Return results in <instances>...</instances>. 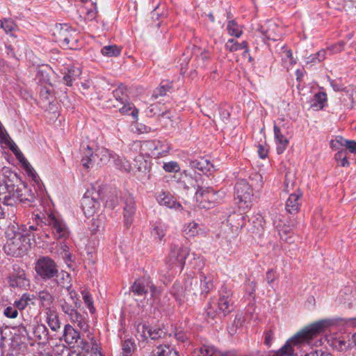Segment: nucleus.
<instances>
[{"mask_svg":"<svg viewBox=\"0 0 356 356\" xmlns=\"http://www.w3.org/2000/svg\"><path fill=\"white\" fill-rule=\"evenodd\" d=\"M154 356H179L178 353L170 346H159L153 352Z\"/></svg>","mask_w":356,"mask_h":356,"instance_id":"nucleus-34","label":"nucleus"},{"mask_svg":"<svg viewBox=\"0 0 356 356\" xmlns=\"http://www.w3.org/2000/svg\"><path fill=\"white\" fill-rule=\"evenodd\" d=\"M15 198L25 207H31V204L35 201V196L26 184L20 183L19 189H18V193Z\"/></svg>","mask_w":356,"mask_h":356,"instance_id":"nucleus-19","label":"nucleus"},{"mask_svg":"<svg viewBox=\"0 0 356 356\" xmlns=\"http://www.w3.org/2000/svg\"><path fill=\"white\" fill-rule=\"evenodd\" d=\"M34 335L39 340H47L48 339V330L44 325H38L34 330Z\"/></svg>","mask_w":356,"mask_h":356,"instance_id":"nucleus-43","label":"nucleus"},{"mask_svg":"<svg viewBox=\"0 0 356 356\" xmlns=\"http://www.w3.org/2000/svg\"><path fill=\"white\" fill-rule=\"evenodd\" d=\"M127 88L124 85H120L118 88L113 90V94L114 97L120 104L127 102V95L126 94Z\"/></svg>","mask_w":356,"mask_h":356,"instance_id":"nucleus-38","label":"nucleus"},{"mask_svg":"<svg viewBox=\"0 0 356 356\" xmlns=\"http://www.w3.org/2000/svg\"><path fill=\"white\" fill-rule=\"evenodd\" d=\"M45 220L46 223L54 229V234L58 238H66L68 237V229L62 219L51 213L48 214Z\"/></svg>","mask_w":356,"mask_h":356,"instance_id":"nucleus-15","label":"nucleus"},{"mask_svg":"<svg viewBox=\"0 0 356 356\" xmlns=\"http://www.w3.org/2000/svg\"><path fill=\"white\" fill-rule=\"evenodd\" d=\"M33 298L29 293H24L19 300H15L14 306L19 310L24 309L27 306L33 305Z\"/></svg>","mask_w":356,"mask_h":356,"instance_id":"nucleus-36","label":"nucleus"},{"mask_svg":"<svg viewBox=\"0 0 356 356\" xmlns=\"http://www.w3.org/2000/svg\"><path fill=\"white\" fill-rule=\"evenodd\" d=\"M230 116V113L229 109L226 108L219 107L218 108V113L216 115L213 114V121L216 122H222V123L227 124Z\"/></svg>","mask_w":356,"mask_h":356,"instance_id":"nucleus-40","label":"nucleus"},{"mask_svg":"<svg viewBox=\"0 0 356 356\" xmlns=\"http://www.w3.org/2000/svg\"><path fill=\"white\" fill-rule=\"evenodd\" d=\"M7 239L3 248L8 255L12 257H21L30 248L31 240L33 239L34 235L24 231L17 223H10L5 232Z\"/></svg>","mask_w":356,"mask_h":356,"instance_id":"nucleus-2","label":"nucleus"},{"mask_svg":"<svg viewBox=\"0 0 356 356\" xmlns=\"http://www.w3.org/2000/svg\"><path fill=\"white\" fill-rule=\"evenodd\" d=\"M150 290L153 296L160 293V291L147 278L136 280L131 286V291L137 296H142Z\"/></svg>","mask_w":356,"mask_h":356,"instance_id":"nucleus-16","label":"nucleus"},{"mask_svg":"<svg viewBox=\"0 0 356 356\" xmlns=\"http://www.w3.org/2000/svg\"><path fill=\"white\" fill-rule=\"evenodd\" d=\"M163 168L168 172H177L180 170V167L176 161L164 163Z\"/></svg>","mask_w":356,"mask_h":356,"instance_id":"nucleus-55","label":"nucleus"},{"mask_svg":"<svg viewBox=\"0 0 356 356\" xmlns=\"http://www.w3.org/2000/svg\"><path fill=\"white\" fill-rule=\"evenodd\" d=\"M115 153L105 148H97L95 150V158L97 157L102 164H106L112 159Z\"/></svg>","mask_w":356,"mask_h":356,"instance_id":"nucleus-35","label":"nucleus"},{"mask_svg":"<svg viewBox=\"0 0 356 356\" xmlns=\"http://www.w3.org/2000/svg\"><path fill=\"white\" fill-rule=\"evenodd\" d=\"M66 290L68 292V294L70 296L69 297V300H71L72 302V303L74 304V305L76 307H78L77 305V300H78V298H77V293L72 288V285L70 286L69 288H66Z\"/></svg>","mask_w":356,"mask_h":356,"instance_id":"nucleus-63","label":"nucleus"},{"mask_svg":"<svg viewBox=\"0 0 356 356\" xmlns=\"http://www.w3.org/2000/svg\"><path fill=\"white\" fill-rule=\"evenodd\" d=\"M225 47L227 49L232 52L241 49L245 50V54L248 52V44L246 41H243L241 43H239L234 39H230L226 43Z\"/></svg>","mask_w":356,"mask_h":356,"instance_id":"nucleus-29","label":"nucleus"},{"mask_svg":"<svg viewBox=\"0 0 356 356\" xmlns=\"http://www.w3.org/2000/svg\"><path fill=\"white\" fill-rule=\"evenodd\" d=\"M101 52L105 56H118L120 54L121 47L116 44L107 45L102 47Z\"/></svg>","mask_w":356,"mask_h":356,"instance_id":"nucleus-39","label":"nucleus"},{"mask_svg":"<svg viewBox=\"0 0 356 356\" xmlns=\"http://www.w3.org/2000/svg\"><path fill=\"white\" fill-rule=\"evenodd\" d=\"M335 160L337 161L339 165L342 167H347L350 163L346 158V150L341 149L339 150L334 156Z\"/></svg>","mask_w":356,"mask_h":356,"instance_id":"nucleus-45","label":"nucleus"},{"mask_svg":"<svg viewBox=\"0 0 356 356\" xmlns=\"http://www.w3.org/2000/svg\"><path fill=\"white\" fill-rule=\"evenodd\" d=\"M113 161L115 167L120 170L129 172L131 170V164L125 159L121 158L119 155L114 154Z\"/></svg>","mask_w":356,"mask_h":356,"instance_id":"nucleus-33","label":"nucleus"},{"mask_svg":"<svg viewBox=\"0 0 356 356\" xmlns=\"http://www.w3.org/2000/svg\"><path fill=\"white\" fill-rule=\"evenodd\" d=\"M210 58V53L207 51H204L197 57L198 66L204 67L206 65L205 62Z\"/></svg>","mask_w":356,"mask_h":356,"instance_id":"nucleus-58","label":"nucleus"},{"mask_svg":"<svg viewBox=\"0 0 356 356\" xmlns=\"http://www.w3.org/2000/svg\"><path fill=\"white\" fill-rule=\"evenodd\" d=\"M156 199L160 205L175 210L182 209L180 203L177 202L175 197L169 192L161 191L156 193Z\"/></svg>","mask_w":356,"mask_h":356,"instance_id":"nucleus-18","label":"nucleus"},{"mask_svg":"<svg viewBox=\"0 0 356 356\" xmlns=\"http://www.w3.org/2000/svg\"><path fill=\"white\" fill-rule=\"evenodd\" d=\"M58 270V265L49 257H40L35 266L36 274L44 281L52 280Z\"/></svg>","mask_w":356,"mask_h":356,"instance_id":"nucleus-6","label":"nucleus"},{"mask_svg":"<svg viewBox=\"0 0 356 356\" xmlns=\"http://www.w3.org/2000/svg\"><path fill=\"white\" fill-rule=\"evenodd\" d=\"M330 325V322L328 320H321L309 325L287 340L274 356H295V346L305 343L310 345L312 341L323 333Z\"/></svg>","mask_w":356,"mask_h":356,"instance_id":"nucleus-1","label":"nucleus"},{"mask_svg":"<svg viewBox=\"0 0 356 356\" xmlns=\"http://www.w3.org/2000/svg\"><path fill=\"white\" fill-rule=\"evenodd\" d=\"M82 295H83V301L86 303V305L88 306V309L90 310V312L91 313H94L95 311V309L93 305V301H92V297L90 296V295H89V293L88 292H86V291H83Z\"/></svg>","mask_w":356,"mask_h":356,"instance_id":"nucleus-57","label":"nucleus"},{"mask_svg":"<svg viewBox=\"0 0 356 356\" xmlns=\"http://www.w3.org/2000/svg\"><path fill=\"white\" fill-rule=\"evenodd\" d=\"M295 184L294 174L291 172H287L285 175L284 188L286 191H289L291 188H293Z\"/></svg>","mask_w":356,"mask_h":356,"instance_id":"nucleus-53","label":"nucleus"},{"mask_svg":"<svg viewBox=\"0 0 356 356\" xmlns=\"http://www.w3.org/2000/svg\"><path fill=\"white\" fill-rule=\"evenodd\" d=\"M156 145H161V142L159 140H147L143 142V151L147 150V154L154 155Z\"/></svg>","mask_w":356,"mask_h":356,"instance_id":"nucleus-44","label":"nucleus"},{"mask_svg":"<svg viewBox=\"0 0 356 356\" xmlns=\"http://www.w3.org/2000/svg\"><path fill=\"white\" fill-rule=\"evenodd\" d=\"M46 321L53 331H57L60 327L58 314L54 310L48 309L46 312Z\"/></svg>","mask_w":356,"mask_h":356,"instance_id":"nucleus-28","label":"nucleus"},{"mask_svg":"<svg viewBox=\"0 0 356 356\" xmlns=\"http://www.w3.org/2000/svg\"><path fill=\"white\" fill-rule=\"evenodd\" d=\"M229 35L239 38L242 34V31L239 29L238 24L234 20L228 22L227 26Z\"/></svg>","mask_w":356,"mask_h":356,"instance_id":"nucleus-47","label":"nucleus"},{"mask_svg":"<svg viewBox=\"0 0 356 356\" xmlns=\"http://www.w3.org/2000/svg\"><path fill=\"white\" fill-rule=\"evenodd\" d=\"M3 174L9 173L8 178L4 181L3 185H0V193H5L6 190L8 193V195L15 197L19 189L20 180L16 173L10 171L9 168H4L3 169Z\"/></svg>","mask_w":356,"mask_h":356,"instance_id":"nucleus-13","label":"nucleus"},{"mask_svg":"<svg viewBox=\"0 0 356 356\" xmlns=\"http://www.w3.org/2000/svg\"><path fill=\"white\" fill-rule=\"evenodd\" d=\"M165 229L162 226H156L154 229L152 234L159 241H161L165 235Z\"/></svg>","mask_w":356,"mask_h":356,"instance_id":"nucleus-59","label":"nucleus"},{"mask_svg":"<svg viewBox=\"0 0 356 356\" xmlns=\"http://www.w3.org/2000/svg\"><path fill=\"white\" fill-rule=\"evenodd\" d=\"M264 343L270 347L274 338V334L272 330H268L264 334Z\"/></svg>","mask_w":356,"mask_h":356,"instance_id":"nucleus-64","label":"nucleus"},{"mask_svg":"<svg viewBox=\"0 0 356 356\" xmlns=\"http://www.w3.org/2000/svg\"><path fill=\"white\" fill-rule=\"evenodd\" d=\"M63 337L65 341L72 347L80 348L82 350L89 352L90 346L88 341L81 338L79 332L75 330L70 324L65 326Z\"/></svg>","mask_w":356,"mask_h":356,"instance_id":"nucleus-9","label":"nucleus"},{"mask_svg":"<svg viewBox=\"0 0 356 356\" xmlns=\"http://www.w3.org/2000/svg\"><path fill=\"white\" fill-rule=\"evenodd\" d=\"M327 100V96L325 92H318L314 96L312 100V107L315 108L316 110L322 109Z\"/></svg>","mask_w":356,"mask_h":356,"instance_id":"nucleus-37","label":"nucleus"},{"mask_svg":"<svg viewBox=\"0 0 356 356\" xmlns=\"http://www.w3.org/2000/svg\"><path fill=\"white\" fill-rule=\"evenodd\" d=\"M121 104L122 106L120 108V112L123 114H129V111L131 112V115L134 118H136L138 117V110L136 108L132 109V104Z\"/></svg>","mask_w":356,"mask_h":356,"instance_id":"nucleus-51","label":"nucleus"},{"mask_svg":"<svg viewBox=\"0 0 356 356\" xmlns=\"http://www.w3.org/2000/svg\"><path fill=\"white\" fill-rule=\"evenodd\" d=\"M103 192L104 188L96 190L93 188L91 191L85 193L81 200V206L86 216H92L96 212L99 206V201L104 199V197L101 195Z\"/></svg>","mask_w":356,"mask_h":356,"instance_id":"nucleus-7","label":"nucleus"},{"mask_svg":"<svg viewBox=\"0 0 356 356\" xmlns=\"http://www.w3.org/2000/svg\"><path fill=\"white\" fill-rule=\"evenodd\" d=\"M232 296L233 293L231 289H228L226 286H222L219 291L218 300L210 303L206 309L209 323L210 319L212 321L220 320L222 317H225L234 310Z\"/></svg>","mask_w":356,"mask_h":356,"instance_id":"nucleus-3","label":"nucleus"},{"mask_svg":"<svg viewBox=\"0 0 356 356\" xmlns=\"http://www.w3.org/2000/svg\"><path fill=\"white\" fill-rule=\"evenodd\" d=\"M98 188H104V192L101 194L104 199L101 201L105 203L106 207L113 209L119 202L117 190L114 189L108 191L106 186H99Z\"/></svg>","mask_w":356,"mask_h":356,"instance_id":"nucleus-23","label":"nucleus"},{"mask_svg":"<svg viewBox=\"0 0 356 356\" xmlns=\"http://www.w3.org/2000/svg\"><path fill=\"white\" fill-rule=\"evenodd\" d=\"M195 198L200 207L209 209L216 202L218 195L212 188H204L199 186L195 193Z\"/></svg>","mask_w":356,"mask_h":356,"instance_id":"nucleus-12","label":"nucleus"},{"mask_svg":"<svg viewBox=\"0 0 356 356\" xmlns=\"http://www.w3.org/2000/svg\"><path fill=\"white\" fill-rule=\"evenodd\" d=\"M10 149L13 152L17 158L22 162L23 164L25 163V161H27L25 157L23 156L21 151L18 149L15 144L10 145Z\"/></svg>","mask_w":356,"mask_h":356,"instance_id":"nucleus-62","label":"nucleus"},{"mask_svg":"<svg viewBox=\"0 0 356 356\" xmlns=\"http://www.w3.org/2000/svg\"><path fill=\"white\" fill-rule=\"evenodd\" d=\"M8 283L13 288L26 289L30 286V281L26 277L25 271L19 268H14L8 277Z\"/></svg>","mask_w":356,"mask_h":356,"instance_id":"nucleus-17","label":"nucleus"},{"mask_svg":"<svg viewBox=\"0 0 356 356\" xmlns=\"http://www.w3.org/2000/svg\"><path fill=\"white\" fill-rule=\"evenodd\" d=\"M24 167L26 171L27 172L29 176L31 177L35 183H38L40 178L38 175L36 174L33 167L28 162V161H25V163H24Z\"/></svg>","mask_w":356,"mask_h":356,"instance_id":"nucleus-54","label":"nucleus"},{"mask_svg":"<svg viewBox=\"0 0 356 356\" xmlns=\"http://www.w3.org/2000/svg\"><path fill=\"white\" fill-rule=\"evenodd\" d=\"M184 232L188 236L197 235L199 233V224L195 222L188 223L184 229Z\"/></svg>","mask_w":356,"mask_h":356,"instance_id":"nucleus-50","label":"nucleus"},{"mask_svg":"<svg viewBox=\"0 0 356 356\" xmlns=\"http://www.w3.org/2000/svg\"><path fill=\"white\" fill-rule=\"evenodd\" d=\"M245 217L238 213H234L227 217V222L232 227L238 229L244 226Z\"/></svg>","mask_w":356,"mask_h":356,"instance_id":"nucleus-30","label":"nucleus"},{"mask_svg":"<svg viewBox=\"0 0 356 356\" xmlns=\"http://www.w3.org/2000/svg\"><path fill=\"white\" fill-rule=\"evenodd\" d=\"M249 222H251L253 225L254 230L252 232H256V234H260L264 229V225L265 224V220L264 217L257 213L251 216L249 218Z\"/></svg>","mask_w":356,"mask_h":356,"instance_id":"nucleus-31","label":"nucleus"},{"mask_svg":"<svg viewBox=\"0 0 356 356\" xmlns=\"http://www.w3.org/2000/svg\"><path fill=\"white\" fill-rule=\"evenodd\" d=\"M135 343L131 339L125 340L122 343V356H130L135 350Z\"/></svg>","mask_w":356,"mask_h":356,"instance_id":"nucleus-41","label":"nucleus"},{"mask_svg":"<svg viewBox=\"0 0 356 356\" xmlns=\"http://www.w3.org/2000/svg\"><path fill=\"white\" fill-rule=\"evenodd\" d=\"M302 197V193L299 190L289 195L285 204V208L288 213L296 214L300 211Z\"/></svg>","mask_w":356,"mask_h":356,"instance_id":"nucleus-20","label":"nucleus"},{"mask_svg":"<svg viewBox=\"0 0 356 356\" xmlns=\"http://www.w3.org/2000/svg\"><path fill=\"white\" fill-rule=\"evenodd\" d=\"M52 280H54L58 286L64 289L69 288L70 286L72 285L70 275L64 270L59 272V270H58L56 276Z\"/></svg>","mask_w":356,"mask_h":356,"instance_id":"nucleus-27","label":"nucleus"},{"mask_svg":"<svg viewBox=\"0 0 356 356\" xmlns=\"http://www.w3.org/2000/svg\"><path fill=\"white\" fill-rule=\"evenodd\" d=\"M277 27L275 24H273L272 27L268 28L266 32L265 35L268 40H272L273 41H277L280 40V34H277L275 32V29H277Z\"/></svg>","mask_w":356,"mask_h":356,"instance_id":"nucleus-52","label":"nucleus"},{"mask_svg":"<svg viewBox=\"0 0 356 356\" xmlns=\"http://www.w3.org/2000/svg\"><path fill=\"white\" fill-rule=\"evenodd\" d=\"M136 331V337L142 341H145L148 339L157 340L165 337L167 334L163 329L156 326L149 327L144 323H138Z\"/></svg>","mask_w":356,"mask_h":356,"instance_id":"nucleus-11","label":"nucleus"},{"mask_svg":"<svg viewBox=\"0 0 356 356\" xmlns=\"http://www.w3.org/2000/svg\"><path fill=\"white\" fill-rule=\"evenodd\" d=\"M4 315L8 317V318H15L18 315V312H17V308L14 306V307H7L5 309H4Z\"/></svg>","mask_w":356,"mask_h":356,"instance_id":"nucleus-60","label":"nucleus"},{"mask_svg":"<svg viewBox=\"0 0 356 356\" xmlns=\"http://www.w3.org/2000/svg\"><path fill=\"white\" fill-rule=\"evenodd\" d=\"M125 205L124 207V225L129 227L134 220V214L136 212L135 202L133 197L129 195L125 200Z\"/></svg>","mask_w":356,"mask_h":356,"instance_id":"nucleus-22","label":"nucleus"},{"mask_svg":"<svg viewBox=\"0 0 356 356\" xmlns=\"http://www.w3.org/2000/svg\"><path fill=\"white\" fill-rule=\"evenodd\" d=\"M1 27L6 32H12L15 29V24L10 20L1 22Z\"/></svg>","mask_w":356,"mask_h":356,"instance_id":"nucleus-61","label":"nucleus"},{"mask_svg":"<svg viewBox=\"0 0 356 356\" xmlns=\"http://www.w3.org/2000/svg\"><path fill=\"white\" fill-rule=\"evenodd\" d=\"M38 298L44 307H49L53 302V296L47 291H40Z\"/></svg>","mask_w":356,"mask_h":356,"instance_id":"nucleus-48","label":"nucleus"},{"mask_svg":"<svg viewBox=\"0 0 356 356\" xmlns=\"http://www.w3.org/2000/svg\"><path fill=\"white\" fill-rule=\"evenodd\" d=\"M188 254L187 248L178 243H172L170 246V252L165 259V263L170 268L178 267L181 269Z\"/></svg>","mask_w":356,"mask_h":356,"instance_id":"nucleus-8","label":"nucleus"},{"mask_svg":"<svg viewBox=\"0 0 356 356\" xmlns=\"http://www.w3.org/2000/svg\"><path fill=\"white\" fill-rule=\"evenodd\" d=\"M84 155L81 159L83 166L86 169H89L92 166V163L95 162V153L94 154L89 145H87L84 151Z\"/></svg>","mask_w":356,"mask_h":356,"instance_id":"nucleus-32","label":"nucleus"},{"mask_svg":"<svg viewBox=\"0 0 356 356\" xmlns=\"http://www.w3.org/2000/svg\"><path fill=\"white\" fill-rule=\"evenodd\" d=\"M253 189L245 179H239L235 185V199L239 204H244L245 207H250Z\"/></svg>","mask_w":356,"mask_h":356,"instance_id":"nucleus-10","label":"nucleus"},{"mask_svg":"<svg viewBox=\"0 0 356 356\" xmlns=\"http://www.w3.org/2000/svg\"><path fill=\"white\" fill-rule=\"evenodd\" d=\"M262 176L259 173H254L250 177V186L253 188L259 190L263 185Z\"/></svg>","mask_w":356,"mask_h":356,"instance_id":"nucleus-49","label":"nucleus"},{"mask_svg":"<svg viewBox=\"0 0 356 356\" xmlns=\"http://www.w3.org/2000/svg\"><path fill=\"white\" fill-rule=\"evenodd\" d=\"M171 293L179 304H181L184 300L190 296L186 291V284L184 289L181 283L178 282H175L173 284L171 289Z\"/></svg>","mask_w":356,"mask_h":356,"instance_id":"nucleus-25","label":"nucleus"},{"mask_svg":"<svg viewBox=\"0 0 356 356\" xmlns=\"http://www.w3.org/2000/svg\"><path fill=\"white\" fill-rule=\"evenodd\" d=\"M52 35L54 41L60 47L70 49L77 47L78 34L67 24H56Z\"/></svg>","mask_w":356,"mask_h":356,"instance_id":"nucleus-4","label":"nucleus"},{"mask_svg":"<svg viewBox=\"0 0 356 356\" xmlns=\"http://www.w3.org/2000/svg\"><path fill=\"white\" fill-rule=\"evenodd\" d=\"M329 345L339 352H346L356 346V332L351 338L344 336L339 337H330L327 339Z\"/></svg>","mask_w":356,"mask_h":356,"instance_id":"nucleus-14","label":"nucleus"},{"mask_svg":"<svg viewBox=\"0 0 356 356\" xmlns=\"http://www.w3.org/2000/svg\"><path fill=\"white\" fill-rule=\"evenodd\" d=\"M292 228L290 226L284 225V227L279 229V235L282 240L286 241L288 243H292L294 242L293 236L290 235Z\"/></svg>","mask_w":356,"mask_h":356,"instance_id":"nucleus-42","label":"nucleus"},{"mask_svg":"<svg viewBox=\"0 0 356 356\" xmlns=\"http://www.w3.org/2000/svg\"><path fill=\"white\" fill-rule=\"evenodd\" d=\"M134 162L139 172L137 175L138 179L142 182L148 181L151 177L150 169L141 154L134 159Z\"/></svg>","mask_w":356,"mask_h":356,"instance_id":"nucleus-21","label":"nucleus"},{"mask_svg":"<svg viewBox=\"0 0 356 356\" xmlns=\"http://www.w3.org/2000/svg\"><path fill=\"white\" fill-rule=\"evenodd\" d=\"M348 140L344 139L342 136H337L335 140L330 142V147L334 149H339V146L345 147Z\"/></svg>","mask_w":356,"mask_h":356,"instance_id":"nucleus-56","label":"nucleus"},{"mask_svg":"<svg viewBox=\"0 0 356 356\" xmlns=\"http://www.w3.org/2000/svg\"><path fill=\"white\" fill-rule=\"evenodd\" d=\"M274 134L277 141V152L278 154H281L287 147L289 140L282 134L280 128L277 125L274 126Z\"/></svg>","mask_w":356,"mask_h":356,"instance_id":"nucleus-26","label":"nucleus"},{"mask_svg":"<svg viewBox=\"0 0 356 356\" xmlns=\"http://www.w3.org/2000/svg\"><path fill=\"white\" fill-rule=\"evenodd\" d=\"M186 291L190 296H196L198 293L207 294L213 287L210 278L201 275L197 277H188L185 280Z\"/></svg>","mask_w":356,"mask_h":356,"instance_id":"nucleus-5","label":"nucleus"},{"mask_svg":"<svg viewBox=\"0 0 356 356\" xmlns=\"http://www.w3.org/2000/svg\"><path fill=\"white\" fill-rule=\"evenodd\" d=\"M189 165L193 169H196L204 174H207L213 168V164L207 159L202 157L197 159L189 160Z\"/></svg>","mask_w":356,"mask_h":356,"instance_id":"nucleus-24","label":"nucleus"},{"mask_svg":"<svg viewBox=\"0 0 356 356\" xmlns=\"http://www.w3.org/2000/svg\"><path fill=\"white\" fill-rule=\"evenodd\" d=\"M59 304L62 311L67 315L72 314L75 310V307H76L71 300L64 298L59 300Z\"/></svg>","mask_w":356,"mask_h":356,"instance_id":"nucleus-46","label":"nucleus"}]
</instances>
